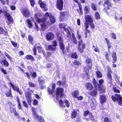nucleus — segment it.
Returning <instances> with one entry per match:
<instances>
[{"label":"nucleus","mask_w":122,"mask_h":122,"mask_svg":"<svg viewBox=\"0 0 122 122\" xmlns=\"http://www.w3.org/2000/svg\"><path fill=\"white\" fill-rule=\"evenodd\" d=\"M93 84L94 85L96 90H98L101 91V92H105L106 88L104 86L101 87L97 83L95 79H93Z\"/></svg>","instance_id":"nucleus-1"},{"label":"nucleus","mask_w":122,"mask_h":122,"mask_svg":"<svg viewBox=\"0 0 122 122\" xmlns=\"http://www.w3.org/2000/svg\"><path fill=\"white\" fill-rule=\"evenodd\" d=\"M111 98L113 101H117L119 104L122 106V97L120 95L116 94L114 96H112Z\"/></svg>","instance_id":"nucleus-2"},{"label":"nucleus","mask_w":122,"mask_h":122,"mask_svg":"<svg viewBox=\"0 0 122 122\" xmlns=\"http://www.w3.org/2000/svg\"><path fill=\"white\" fill-rule=\"evenodd\" d=\"M63 88L58 87L56 88V99L57 100H58L59 97L62 98L64 95L63 93Z\"/></svg>","instance_id":"nucleus-3"},{"label":"nucleus","mask_w":122,"mask_h":122,"mask_svg":"<svg viewBox=\"0 0 122 122\" xmlns=\"http://www.w3.org/2000/svg\"><path fill=\"white\" fill-rule=\"evenodd\" d=\"M82 41L80 40L78 42V50L81 53L83 52V49L85 48V45L83 43Z\"/></svg>","instance_id":"nucleus-4"},{"label":"nucleus","mask_w":122,"mask_h":122,"mask_svg":"<svg viewBox=\"0 0 122 122\" xmlns=\"http://www.w3.org/2000/svg\"><path fill=\"white\" fill-rule=\"evenodd\" d=\"M103 5L104 6V8H104L103 9V10L107 14L108 13L106 11V9L108 10L110 9V7H111V4L108 1L106 0L105 2Z\"/></svg>","instance_id":"nucleus-5"},{"label":"nucleus","mask_w":122,"mask_h":122,"mask_svg":"<svg viewBox=\"0 0 122 122\" xmlns=\"http://www.w3.org/2000/svg\"><path fill=\"white\" fill-rule=\"evenodd\" d=\"M63 0H57V1L56 7L60 11L61 10L63 9Z\"/></svg>","instance_id":"nucleus-6"},{"label":"nucleus","mask_w":122,"mask_h":122,"mask_svg":"<svg viewBox=\"0 0 122 122\" xmlns=\"http://www.w3.org/2000/svg\"><path fill=\"white\" fill-rule=\"evenodd\" d=\"M86 21L85 22L84 25L86 24H88V23L93 22V20L91 17L89 15H86L85 17Z\"/></svg>","instance_id":"nucleus-7"},{"label":"nucleus","mask_w":122,"mask_h":122,"mask_svg":"<svg viewBox=\"0 0 122 122\" xmlns=\"http://www.w3.org/2000/svg\"><path fill=\"white\" fill-rule=\"evenodd\" d=\"M32 110L33 112V117L34 118L36 119H38L40 116H39L37 113L36 112V111L37 110V108H36L33 107L32 108Z\"/></svg>","instance_id":"nucleus-8"},{"label":"nucleus","mask_w":122,"mask_h":122,"mask_svg":"<svg viewBox=\"0 0 122 122\" xmlns=\"http://www.w3.org/2000/svg\"><path fill=\"white\" fill-rule=\"evenodd\" d=\"M54 36V34L52 33H48L46 36V38L48 40H51L53 39Z\"/></svg>","instance_id":"nucleus-9"},{"label":"nucleus","mask_w":122,"mask_h":122,"mask_svg":"<svg viewBox=\"0 0 122 122\" xmlns=\"http://www.w3.org/2000/svg\"><path fill=\"white\" fill-rule=\"evenodd\" d=\"M58 39L60 48L62 50H63L65 48V46L64 44L63 39L62 37L60 36L59 37Z\"/></svg>","instance_id":"nucleus-10"},{"label":"nucleus","mask_w":122,"mask_h":122,"mask_svg":"<svg viewBox=\"0 0 122 122\" xmlns=\"http://www.w3.org/2000/svg\"><path fill=\"white\" fill-rule=\"evenodd\" d=\"M4 14L6 16L8 20L11 23H13V20L10 15V14L5 11L4 12Z\"/></svg>","instance_id":"nucleus-11"},{"label":"nucleus","mask_w":122,"mask_h":122,"mask_svg":"<svg viewBox=\"0 0 122 122\" xmlns=\"http://www.w3.org/2000/svg\"><path fill=\"white\" fill-rule=\"evenodd\" d=\"M25 96L29 104L30 105H31V102L32 101L31 97L30 95L28 92H27L26 93Z\"/></svg>","instance_id":"nucleus-12"},{"label":"nucleus","mask_w":122,"mask_h":122,"mask_svg":"<svg viewBox=\"0 0 122 122\" xmlns=\"http://www.w3.org/2000/svg\"><path fill=\"white\" fill-rule=\"evenodd\" d=\"M21 13L25 17H28L29 15V12L27 9H23L21 11Z\"/></svg>","instance_id":"nucleus-13"},{"label":"nucleus","mask_w":122,"mask_h":122,"mask_svg":"<svg viewBox=\"0 0 122 122\" xmlns=\"http://www.w3.org/2000/svg\"><path fill=\"white\" fill-rule=\"evenodd\" d=\"M39 15L37 14H35V18L36 21L38 23H41L42 21H44L45 20L44 19H40L39 18Z\"/></svg>","instance_id":"nucleus-14"},{"label":"nucleus","mask_w":122,"mask_h":122,"mask_svg":"<svg viewBox=\"0 0 122 122\" xmlns=\"http://www.w3.org/2000/svg\"><path fill=\"white\" fill-rule=\"evenodd\" d=\"M68 13L66 12H60V18L62 20L64 19L65 17L66 16H67Z\"/></svg>","instance_id":"nucleus-15"},{"label":"nucleus","mask_w":122,"mask_h":122,"mask_svg":"<svg viewBox=\"0 0 122 122\" xmlns=\"http://www.w3.org/2000/svg\"><path fill=\"white\" fill-rule=\"evenodd\" d=\"M39 3L40 4L41 7L44 9L43 10L44 11H46L48 10V9L46 8V4L42 2V1L41 0H39Z\"/></svg>","instance_id":"nucleus-16"},{"label":"nucleus","mask_w":122,"mask_h":122,"mask_svg":"<svg viewBox=\"0 0 122 122\" xmlns=\"http://www.w3.org/2000/svg\"><path fill=\"white\" fill-rule=\"evenodd\" d=\"M56 87V84L55 83H54L52 85V90L50 88H48V90L49 93L50 94H52V93L54 92L55 90Z\"/></svg>","instance_id":"nucleus-17"},{"label":"nucleus","mask_w":122,"mask_h":122,"mask_svg":"<svg viewBox=\"0 0 122 122\" xmlns=\"http://www.w3.org/2000/svg\"><path fill=\"white\" fill-rule=\"evenodd\" d=\"M45 20L44 21H42L41 24V29L43 31H44L46 28V25L45 24Z\"/></svg>","instance_id":"nucleus-18"},{"label":"nucleus","mask_w":122,"mask_h":122,"mask_svg":"<svg viewBox=\"0 0 122 122\" xmlns=\"http://www.w3.org/2000/svg\"><path fill=\"white\" fill-rule=\"evenodd\" d=\"M100 102L102 104L105 102L106 100V97L104 95H100Z\"/></svg>","instance_id":"nucleus-19"},{"label":"nucleus","mask_w":122,"mask_h":122,"mask_svg":"<svg viewBox=\"0 0 122 122\" xmlns=\"http://www.w3.org/2000/svg\"><path fill=\"white\" fill-rule=\"evenodd\" d=\"M86 62L87 64H89L88 66L89 68L90 69H91L92 65V64L91 60L89 58H87L86 60Z\"/></svg>","instance_id":"nucleus-20"},{"label":"nucleus","mask_w":122,"mask_h":122,"mask_svg":"<svg viewBox=\"0 0 122 122\" xmlns=\"http://www.w3.org/2000/svg\"><path fill=\"white\" fill-rule=\"evenodd\" d=\"M88 114H89V118L91 120H93V117L92 116L91 113H89L88 111H86L84 112V115L85 116H87Z\"/></svg>","instance_id":"nucleus-21"},{"label":"nucleus","mask_w":122,"mask_h":122,"mask_svg":"<svg viewBox=\"0 0 122 122\" xmlns=\"http://www.w3.org/2000/svg\"><path fill=\"white\" fill-rule=\"evenodd\" d=\"M85 25V30H86V32L85 33V37L86 38L87 37V33H89L90 32V31L88 29L89 26L88 24H86V25Z\"/></svg>","instance_id":"nucleus-22"},{"label":"nucleus","mask_w":122,"mask_h":122,"mask_svg":"<svg viewBox=\"0 0 122 122\" xmlns=\"http://www.w3.org/2000/svg\"><path fill=\"white\" fill-rule=\"evenodd\" d=\"M47 49L51 51H55V50L56 48V47L55 46L51 45L49 46L47 48L46 47Z\"/></svg>","instance_id":"nucleus-23"},{"label":"nucleus","mask_w":122,"mask_h":122,"mask_svg":"<svg viewBox=\"0 0 122 122\" xmlns=\"http://www.w3.org/2000/svg\"><path fill=\"white\" fill-rule=\"evenodd\" d=\"M86 86L87 89L89 90H91L93 88L92 84L90 83H87L86 84Z\"/></svg>","instance_id":"nucleus-24"},{"label":"nucleus","mask_w":122,"mask_h":122,"mask_svg":"<svg viewBox=\"0 0 122 122\" xmlns=\"http://www.w3.org/2000/svg\"><path fill=\"white\" fill-rule=\"evenodd\" d=\"M12 88L14 90L16 91L17 92H18L21 95L22 94V91L20 90L19 88L17 87L14 86Z\"/></svg>","instance_id":"nucleus-25"},{"label":"nucleus","mask_w":122,"mask_h":122,"mask_svg":"<svg viewBox=\"0 0 122 122\" xmlns=\"http://www.w3.org/2000/svg\"><path fill=\"white\" fill-rule=\"evenodd\" d=\"M72 95L74 97L76 98L79 95V91L77 90L73 91L72 93Z\"/></svg>","instance_id":"nucleus-26"},{"label":"nucleus","mask_w":122,"mask_h":122,"mask_svg":"<svg viewBox=\"0 0 122 122\" xmlns=\"http://www.w3.org/2000/svg\"><path fill=\"white\" fill-rule=\"evenodd\" d=\"M28 24V27L29 28H31L33 26L31 20L29 19H27L26 20Z\"/></svg>","instance_id":"nucleus-27"},{"label":"nucleus","mask_w":122,"mask_h":122,"mask_svg":"<svg viewBox=\"0 0 122 122\" xmlns=\"http://www.w3.org/2000/svg\"><path fill=\"white\" fill-rule=\"evenodd\" d=\"M75 2H76L78 4V5L79 6V11H80V13L79 14L81 15L82 14V10L81 8V7L80 6V4H79V1L78 0H73Z\"/></svg>","instance_id":"nucleus-28"},{"label":"nucleus","mask_w":122,"mask_h":122,"mask_svg":"<svg viewBox=\"0 0 122 122\" xmlns=\"http://www.w3.org/2000/svg\"><path fill=\"white\" fill-rule=\"evenodd\" d=\"M26 58L28 60H32L33 61H35L33 57L30 55H27L26 56Z\"/></svg>","instance_id":"nucleus-29"},{"label":"nucleus","mask_w":122,"mask_h":122,"mask_svg":"<svg viewBox=\"0 0 122 122\" xmlns=\"http://www.w3.org/2000/svg\"><path fill=\"white\" fill-rule=\"evenodd\" d=\"M49 18L50 21L52 23H55L56 22L55 18L52 15L50 16Z\"/></svg>","instance_id":"nucleus-30"},{"label":"nucleus","mask_w":122,"mask_h":122,"mask_svg":"<svg viewBox=\"0 0 122 122\" xmlns=\"http://www.w3.org/2000/svg\"><path fill=\"white\" fill-rule=\"evenodd\" d=\"M0 34L6 35L7 34V32L5 31L2 28L0 27Z\"/></svg>","instance_id":"nucleus-31"},{"label":"nucleus","mask_w":122,"mask_h":122,"mask_svg":"<svg viewBox=\"0 0 122 122\" xmlns=\"http://www.w3.org/2000/svg\"><path fill=\"white\" fill-rule=\"evenodd\" d=\"M64 30L66 32L67 34L69 35V34H70V32L71 31L72 29L70 27H69L67 29H64Z\"/></svg>","instance_id":"nucleus-32"},{"label":"nucleus","mask_w":122,"mask_h":122,"mask_svg":"<svg viewBox=\"0 0 122 122\" xmlns=\"http://www.w3.org/2000/svg\"><path fill=\"white\" fill-rule=\"evenodd\" d=\"M92 48L95 52H100V50L98 47L97 46L95 47L93 45L92 47Z\"/></svg>","instance_id":"nucleus-33"},{"label":"nucleus","mask_w":122,"mask_h":122,"mask_svg":"<svg viewBox=\"0 0 122 122\" xmlns=\"http://www.w3.org/2000/svg\"><path fill=\"white\" fill-rule=\"evenodd\" d=\"M77 112L75 111H74L71 114V117L72 118H75L76 116Z\"/></svg>","instance_id":"nucleus-34"},{"label":"nucleus","mask_w":122,"mask_h":122,"mask_svg":"<svg viewBox=\"0 0 122 122\" xmlns=\"http://www.w3.org/2000/svg\"><path fill=\"white\" fill-rule=\"evenodd\" d=\"M89 7L88 6H85L84 8V10L85 11V13H87L89 12Z\"/></svg>","instance_id":"nucleus-35"},{"label":"nucleus","mask_w":122,"mask_h":122,"mask_svg":"<svg viewBox=\"0 0 122 122\" xmlns=\"http://www.w3.org/2000/svg\"><path fill=\"white\" fill-rule=\"evenodd\" d=\"M112 57L114 61H116L117 59L116 55L115 52H113L112 55Z\"/></svg>","instance_id":"nucleus-36"},{"label":"nucleus","mask_w":122,"mask_h":122,"mask_svg":"<svg viewBox=\"0 0 122 122\" xmlns=\"http://www.w3.org/2000/svg\"><path fill=\"white\" fill-rule=\"evenodd\" d=\"M97 94V91L95 90H94L92 91L90 93V95H91L93 96H96Z\"/></svg>","instance_id":"nucleus-37"},{"label":"nucleus","mask_w":122,"mask_h":122,"mask_svg":"<svg viewBox=\"0 0 122 122\" xmlns=\"http://www.w3.org/2000/svg\"><path fill=\"white\" fill-rule=\"evenodd\" d=\"M59 25L60 28H64V29L66 28L65 27L66 26V25L64 23L60 24H59Z\"/></svg>","instance_id":"nucleus-38"},{"label":"nucleus","mask_w":122,"mask_h":122,"mask_svg":"<svg viewBox=\"0 0 122 122\" xmlns=\"http://www.w3.org/2000/svg\"><path fill=\"white\" fill-rule=\"evenodd\" d=\"M2 62L4 63L5 65L7 66H8L9 65L8 63L5 59H4L3 60H2Z\"/></svg>","instance_id":"nucleus-39"},{"label":"nucleus","mask_w":122,"mask_h":122,"mask_svg":"<svg viewBox=\"0 0 122 122\" xmlns=\"http://www.w3.org/2000/svg\"><path fill=\"white\" fill-rule=\"evenodd\" d=\"M91 8L94 11H96L97 10L96 5L94 4H92Z\"/></svg>","instance_id":"nucleus-40"},{"label":"nucleus","mask_w":122,"mask_h":122,"mask_svg":"<svg viewBox=\"0 0 122 122\" xmlns=\"http://www.w3.org/2000/svg\"><path fill=\"white\" fill-rule=\"evenodd\" d=\"M71 57L72 58L77 59L78 58V56L76 53V52L73 53L71 55Z\"/></svg>","instance_id":"nucleus-41"},{"label":"nucleus","mask_w":122,"mask_h":122,"mask_svg":"<svg viewBox=\"0 0 122 122\" xmlns=\"http://www.w3.org/2000/svg\"><path fill=\"white\" fill-rule=\"evenodd\" d=\"M97 74L98 77L101 78L102 76V74L99 71H97Z\"/></svg>","instance_id":"nucleus-42"},{"label":"nucleus","mask_w":122,"mask_h":122,"mask_svg":"<svg viewBox=\"0 0 122 122\" xmlns=\"http://www.w3.org/2000/svg\"><path fill=\"white\" fill-rule=\"evenodd\" d=\"M95 17L96 19H100V15L98 12L96 13Z\"/></svg>","instance_id":"nucleus-43"},{"label":"nucleus","mask_w":122,"mask_h":122,"mask_svg":"<svg viewBox=\"0 0 122 122\" xmlns=\"http://www.w3.org/2000/svg\"><path fill=\"white\" fill-rule=\"evenodd\" d=\"M72 37L73 40V41L74 42L75 44H76L77 43V41L76 40L75 37L74 35V34H72Z\"/></svg>","instance_id":"nucleus-44"},{"label":"nucleus","mask_w":122,"mask_h":122,"mask_svg":"<svg viewBox=\"0 0 122 122\" xmlns=\"http://www.w3.org/2000/svg\"><path fill=\"white\" fill-rule=\"evenodd\" d=\"M49 15L48 13L46 12L45 15H44V17L45 18H43V19H44L45 20V22L46 21V19H47L48 17L49 16H50Z\"/></svg>","instance_id":"nucleus-45"},{"label":"nucleus","mask_w":122,"mask_h":122,"mask_svg":"<svg viewBox=\"0 0 122 122\" xmlns=\"http://www.w3.org/2000/svg\"><path fill=\"white\" fill-rule=\"evenodd\" d=\"M64 102L66 103V106L67 107H69L70 105V103L69 101L66 100H65Z\"/></svg>","instance_id":"nucleus-46"},{"label":"nucleus","mask_w":122,"mask_h":122,"mask_svg":"<svg viewBox=\"0 0 122 122\" xmlns=\"http://www.w3.org/2000/svg\"><path fill=\"white\" fill-rule=\"evenodd\" d=\"M17 101L18 102V108L19 109H20L21 108V106L19 99L18 98L17 99Z\"/></svg>","instance_id":"nucleus-47"},{"label":"nucleus","mask_w":122,"mask_h":122,"mask_svg":"<svg viewBox=\"0 0 122 122\" xmlns=\"http://www.w3.org/2000/svg\"><path fill=\"white\" fill-rule=\"evenodd\" d=\"M38 119L39 120V122H44V118L41 116H40Z\"/></svg>","instance_id":"nucleus-48"},{"label":"nucleus","mask_w":122,"mask_h":122,"mask_svg":"<svg viewBox=\"0 0 122 122\" xmlns=\"http://www.w3.org/2000/svg\"><path fill=\"white\" fill-rule=\"evenodd\" d=\"M104 121L105 122H112L111 119L107 117L105 118Z\"/></svg>","instance_id":"nucleus-49"},{"label":"nucleus","mask_w":122,"mask_h":122,"mask_svg":"<svg viewBox=\"0 0 122 122\" xmlns=\"http://www.w3.org/2000/svg\"><path fill=\"white\" fill-rule=\"evenodd\" d=\"M9 92H6L5 93L7 97L10 96L11 93V90H9Z\"/></svg>","instance_id":"nucleus-50"},{"label":"nucleus","mask_w":122,"mask_h":122,"mask_svg":"<svg viewBox=\"0 0 122 122\" xmlns=\"http://www.w3.org/2000/svg\"><path fill=\"white\" fill-rule=\"evenodd\" d=\"M74 63L75 65L78 66H79L81 64L80 63L79 61L76 60L74 61Z\"/></svg>","instance_id":"nucleus-51"},{"label":"nucleus","mask_w":122,"mask_h":122,"mask_svg":"<svg viewBox=\"0 0 122 122\" xmlns=\"http://www.w3.org/2000/svg\"><path fill=\"white\" fill-rule=\"evenodd\" d=\"M11 106L10 105V111L11 113H12L13 112V108H15L14 107V106L13 105L11 104Z\"/></svg>","instance_id":"nucleus-52"},{"label":"nucleus","mask_w":122,"mask_h":122,"mask_svg":"<svg viewBox=\"0 0 122 122\" xmlns=\"http://www.w3.org/2000/svg\"><path fill=\"white\" fill-rule=\"evenodd\" d=\"M29 40L30 42L32 44V42L33 40V37L31 36H29Z\"/></svg>","instance_id":"nucleus-53"},{"label":"nucleus","mask_w":122,"mask_h":122,"mask_svg":"<svg viewBox=\"0 0 122 122\" xmlns=\"http://www.w3.org/2000/svg\"><path fill=\"white\" fill-rule=\"evenodd\" d=\"M74 120L75 122H82L81 119L79 117L76 118Z\"/></svg>","instance_id":"nucleus-54"},{"label":"nucleus","mask_w":122,"mask_h":122,"mask_svg":"<svg viewBox=\"0 0 122 122\" xmlns=\"http://www.w3.org/2000/svg\"><path fill=\"white\" fill-rule=\"evenodd\" d=\"M113 90L114 92H115L117 93H120V91L115 87H113Z\"/></svg>","instance_id":"nucleus-55"},{"label":"nucleus","mask_w":122,"mask_h":122,"mask_svg":"<svg viewBox=\"0 0 122 122\" xmlns=\"http://www.w3.org/2000/svg\"><path fill=\"white\" fill-rule=\"evenodd\" d=\"M23 104L26 107H28V105L26 102L25 101H24L23 102Z\"/></svg>","instance_id":"nucleus-56"},{"label":"nucleus","mask_w":122,"mask_h":122,"mask_svg":"<svg viewBox=\"0 0 122 122\" xmlns=\"http://www.w3.org/2000/svg\"><path fill=\"white\" fill-rule=\"evenodd\" d=\"M92 103L93 104V105H92V108L93 109H94L96 106V105L97 104V103L96 102H95L94 104L93 102V101H92Z\"/></svg>","instance_id":"nucleus-57"},{"label":"nucleus","mask_w":122,"mask_h":122,"mask_svg":"<svg viewBox=\"0 0 122 122\" xmlns=\"http://www.w3.org/2000/svg\"><path fill=\"white\" fill-rule=\"evenodd\" d=\"M92 29H94L95 28V25L93 23V22L90 23H89Z\"/></svg>","instance_id":"nucleus-58"},{"label":"nucleus","mask_w":122,"mask_h":122,"mask_svg":"<svg viewBox=\"0 0 122 122\" xmlns=\"http://www.w3.org/2000/svg\"><path fill=\"white\" fill-rule=\"evenodd\" d=\"M112 35V38L114 39H117V37L116 36V35L114 33H112L111 34Z\"/></svg>","instance_id":"nucleus-59"},{"label":"nucleus","mask_w":122,"mask_h":122,"mask_svg":"<svg viewBox=\"0 0 122 122\" xmlns=\"http://www.w3.org/2000/svg\"><path fill=\"white\" fill-rule=\"evenodd\" d=\"M35 29L37 31L39 30V27L38 25L36 24V23H35Z\"/></svg>","instance_id":"nucleus-60"},{"label":"nucleus","mask_w":122,"mask_h":122,"mask_svg":"<svg viewBox=\"0 0 122 122\" xmlns=\"http://www.w3.org/2000/svg\"><path fill=\"white\" fill-rule=\"evenodd\" d=\"M59 102L60 105L61 107H63V101L61 100H60L59 101Z\"/></svg>","instance_id":"nucleus-61"},{"label":"nucleus","mask_w":122,"mask_h":122,"mask_svg":"<svg viewBox=\"0 0 122 122\" xmlns=\"http://www.w3.org/2000/svg\"><path fill=\"white\" fill-rule=\"evenodd\" d=\"M107 77L111 81H112V77L111 76V75L109 73L107 75Z\"/></svg>","instance_id":"nucleus-62"},{"label":"nucleus","mask_w":122,"mask_h":122,"mask_svg":"<svg viewBox=\"0 0 122 122\" xmlns=\"http://www.w3.org/2000/svg\"><path fill=\"white\" fill-rule=\"evenodd\" d=\"M5 55L6 56V57L10 60L11 59V57L6 52L4 53Z\"/></svg>","instance_id":"nucleus-63"},{"label":"nucleus","mask_w":122,"mask_h":122,"mask_svg":"<svg viewBox=\"0 0 122 122\" xmlns=\"http://www.w3.org/2000/svg\"><path fill=\"white\" fill-rule=\"evenodd\" d=\"M33 51H34V54L35 55H36V47L34 46L33 48Z\"/></svg>","instance_id":"nucleus-64"}]
</instances>
